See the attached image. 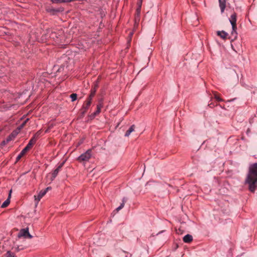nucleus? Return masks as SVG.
<instances>
[{
  "label": "nucleus",
  "mask_w": 257,
  "mask_h": 257,
  "mask_svg": "<svg viewBox=\"0 0 257 257\" xmlns=\"http://www.w3.org/2000/svg\"><path fill=\"white\" fill-rule=\"evenodd\" d=\"M217 34L218 36L224 40L227 39V36H228V34L224 31H217Z\"/></svg>",
  "instance_id": "nucleus-11"
},
{
  "label": "nucleus",
  "mask_w": 257,
  "mask_h": 257,
  "mask_svg": "<svg viewBox=\"0 0 257 257\" xmlns=\"http://www.w3.org/2000/svg\"><path fill=\"white\" fill-rule=\"evenodd\" d=\"M126 201L127 198L126 197H123L122 200V203L120 204V206L115 209L116 212H118L124 207V204L126 202Z\"/></svg>",
  "instance_id": "nucleus-19"
},
{
  "label": "nucleus",
  "mask_w": 257,
  "mask_h": 257,
  "mask_svg": "<svg viewBox=\"0 0 257 257\" xmlns=\"http://www.w3.org/2000/svg\"><path fill=\"white\" fill-rule=\"evenodd\" d=\"M143 0H138L137 5L139 6V7H142Z\"/></svg>",
  "instance_id": "nucleus-27"
},
{
  "label": "nucleus",
  "mask_w": 257,
  "mask_h": 257,
  "mask_svg": "<svg viewBox=\"0 0 257 257\" xmlns=\"http://www.w3.org/2000/svg\"><path fill=\"white\" fill-rule=\"evenodd\" d=\"M193 240V237L190 234H187L183 238V240L185 243H190Z\"/></svg>",
  "instance_id": "nucleus-12"
},
{
  "label": "nucleus",
  "mask_w": 257,
  "mask_h": 257,
  "mask_svg": "<svg viewBox=\"0 0 257 257\" xmlns=\"http://www.w3.org/2000/svg\"><path fill=\"white\" fill-rule=\"evenodd\" d=\"M221 13H223L226 7V0H219Z\"/></svg>",
  "instance_id": "nucleus-13"
},
{
  "label": "nucleus",
  "mask_w": 257,
  "mask_h": 257,
  "mask_svg": "<svg viewBox=\"0 0 257 257\" xmlns=\"http://www.w3.org/2000/svg\"><path fill=\"white\" fill-rule=\"evenodd\" d=\"M141 7H139V6H138V8L137 9V10H136L134 29H135L136 28H137L138 26V22L140 21V13H141Z\"/></svg>",
  "instance_id": "nucleus-6"
},
{
  "label": "nucleus",
  "mask_w": 257,
  "mask_h": 257,
  "mask_svg": "<svg viewBox=\"0 0 257 257\" xmlns=\"http://www.w3.org/2000/svg\"><path fill=\"white\" fill-rule=\"evenodd\" d=\"M8 257H17L14 253H12L10 251H8L6 254Z\"/></svg>",
  "instance_id": "nucleus-23"
},
{
  "label": "nucleus",
  "mask_w": 257,
  "mask_h": 257,
  "mask_svg": "<svg viewBox=\"0 0 257 257\" xmlns=\"http://www.w3.org/2000/svg\"><path fill=\"white\" fill-rule=\"evenodd\" d=\"M64 164V162H63L61 163L57 167V168L52 172V177H51V180H53L57 175H58V173L61 170L62 167H63V165Z\"/></svg>",
  "instance_id": "nucleus-7"
},
{
  "label": "nucleus",
  "mask_w": 257,
  "mask_h": 257,
  "mask_svg": "<svg viewBox=\"0 0 257 257\" xmlns=\"http://www.w3.org/2000/svg\"><path fill=\"white\" fill-rule=\"evenodd\" d=\"M41 131H39L38 132H37L35 134V135L33 136V138H36V140L37 139V138L39 137V136L41 135Z\"/></svg>",
  "instance_id": "nucleus-26"
},
{
  "label": "nucleus",
  "mask_w": 257,
  "mask_h": 257,
  "mask_svg": "<svg viewBox=\"0 0 257 257\" xmlns=\"http://www.w3.org/2000/svg\"><path fill=\"white\" fill-rule=\"evenodd\" d=\"M97 85L95 84L93 88L91 90V93L88 98L90 99V100H92V98L95 94V92L96 91V89L97 88Z\"/></svg>",
  "instance_id": "nucleus-15"
},
{
  "label": "nucleus",
  "mask_w": 257,
  "mask_h": 257,
  "mask_svg": "<svg viewBox=\"0 0 257 257\" xmlns=\"http://www.w3.org/2000/svg\"><path fill=\"white\" fill-rule=\"evenodd\" d=\"M103 107V102H102V99H101L98 101V104L97 105V109L96 111H95L93 114V117L95 116L97 114H98L101 110V108Z\"/></svg>",
  "instance_id": "nucleus-8"
},
{
  "label": "nucleus",
  "mask_w": 257,
  "mask_h": 257,
  "mask_svg": "<svg viewBox=\"0 0 257 257\" xmlns=\"http://www.w3.org/2000/svg\"><path fill=\"white\" fill-rule=\"evenodd\" d=\"M91 153L92 151L91 149L88 150L77 158V161L80 163H85L88 162L92 156Z\"/></svg>",
  "instance_id": "nucleus-3"
},
{
  "label": "nucleus",
  "mask_w": 257,
  "mask_h": 257,
  "mask_svg": "<svg viewBox=\"0 0 257 257\" xmlns=\"http://www.w3.org/2000/svg\"><path fill=\"white\" fill-rule=\"evenodd\" d=\"M136 128V126L135 125H132L128 130L126 132L124 136L125 137H129V136L131 135V134L135 131V129Z\"/></svg>",
  "instance_id": "nucleus-17"
},
{
  "label": "nucleus",
  "mask_w": 257,
  "mask_h": 257,
  "mask_svg": "<svg viewBox=\"0 0 257 257\" xmlns=\"http://www.w3.org/2000/svg\"><path fill=\"white\" fill-rule=\"evenodd\" d=\"M36 138H32L30 140L29 143L27 144L26 147H25L28 150H30L33 147V146L36 143Z\"/></svg>",
  "instance_id": "nucleus-9"
},
{
  "label": "nucleus",
  "mask_w": 257,
  "mask_h": 257,
  "mask_svg": "<svg viewBox=\"0 0 257 257\" xmlns=\"http://www.w3.org/2000/svg\"><path fill=\"white\" fill-rule=\"evenodd\" d=\"M70 97L71 98L72 101H74L77 99V95L76 93H72L70 95Z\"/></svg>",
  "instance_id": "nucleus-21"
},
{
  "label": "nucleus",
  "mask_w": 257,
  "mask_h": 257,
  "mask_svg": "<svg viewBox=\"0 0 257 257\" xmlns=\"http://www.w3.org/2000/svg\"><path fill=\"white\" fill-rule=\"evenodd\" d=\"M91 103V100H90V99L87 98L86 101L83 103L82 107L81 108V111L83 114H84L87 111Z\"/></svg>",
  "instance_id": "nucleus-5"
},
{
  "label": "nucleus",
  "mask_w": 257,
  "mask_h": 257,
  "mask_svg": "<svg viewBox=\"0 0 257 257\" xmlns=\"http://www.w3.org/2000/svg\"><path fill=\"white\" fill-rule=\"evenodd\" d=\"M29 150H28L26 148H25L20 153V154L17 156V159H16V160L17 161H19L21 158L25 155V154Z\"/></svg>",
  "instance_id": "nucleus-18"
},
{
  "label": "nucleus",
  "mask_w": 257,
  "mask_h": 257,
  "mask_svg": "<svg viewBox=\"0 0 257 257\" xmlns=\"http://www.w3.org/2000/svg\"><path fill=\"white\" fill-rule=\"evenodd\" d=\"M29 120V119H27L26 120H25L19 126V129H22L26 124L27 121Z\"/></svg>",
  "instance_id": "nucleus-24"
},
{
  "label": "nucleus",
  "mask_w": 257,
  "mask_h": 257,
  "mask_svg": "<svg viewBox=\"0 0 257 257\" xmlns=\"http://www.w3.org/2000/svg\"><path fill=\"white\" fill-rule=\"evenodd\" d=\"M53 4H59L62 3H68V0H51Z\"/></svg>",
  "instance_id": "nucleus-20"
},
{
  "label": "nucleus",
  "mask_w": 257,
  "mask_h": 257,
  "mask_svg": "<svg viewBox=\"0 0 257 257\" xmlns=\"http://www.w3.org/2000/svg\"><path fill=\"white\" fill-rule=\"evenodd\" d=\"M214 97L217 101H221L222 100V99L217 95L216 93L214 94Z\"/></svg>",
  "instance_id": "nucleus-25"
},
{
  "label": "nucleus",
  "mask_w": 257,
  "mask_h": 257,
  "mask_svg": "<svg viewBox=\"0 0 257 257\" xmlns=\"http://www.w3.org/2000/svg\"><path fill=\"white\" fill-rule=\"evenodd\" d=\"M12 190H10V193L9 195L8 198L2 204L1 207L2 208H6L7 207L10 203V198L11 196Z\"/></svg>",
  "instance_id": "nucleus-14"
},
{
  "label": "nucleus",
  "mask_w": 257,
  "mask_h": 257,
  "mask_svg": "<svg viewBox=\"0 0 257 257\" xmlns=\"http://www.w3.org/2000/svg\"><path fill=\"white\" fill-rule=\"evenodd\" d=\"M245 183L248 185L250 191L251 192L255 191L257 188V163L249 166Z\"/></svg>",
  "instance_id": "nucleus-1"
},
{
  "label": "nucleus",
  "mask_w": 257,
  "mask_h": 257,
  "mask_svg": "<svg viewBox=\"0 0 257 257\" xmlns=\"http://www.w3.org/2000/svg\"><path fill=\"white\" fill-rule=\"evenodd\" d=\"M14 137H15V136H14V135H13V134H12V135H10V136L8 137V138L7 139V140H6V142H7V143H8L9 142H10V141H12V140L13 139V138H14Z\"/></svg>",
  "instance_id": "nucleus-22"
},
{
  "label": "nucleus",
  "mask_w": 257,
  "mask_h": 257,
  "mask_svg": "<svg viewBox=\"0 0 257 257\" xmlns=\"http://www.w3.org/2000/svg\"><path fill=\"white\" fill-rule=\"evenodd\" d=\"M64 9L63 8H59L58 9H47V12L50 13L52 15L55 14L57 12H60L63 11Z\"/></svg>",
  "instance_id": "nucleus-16"
},
{
  "label": "nucleus",
  "mask_w": 257,
  "mask_h": 257,
  "mask_svg": "<svg viewBox=\"0 0 257 257\" xmlns=\"http://www.w3.org/2000/svg\"><path fill=\"white\" fill-rule=\"evenodd\" d=\"M18 237H25L29 238H32V236L29 233L28 228L22 229L18 234Z\"/></svg>",
  "instance_id": "nucleus-4"
},
{
  "label": "nucleus",
  "mask_w": 257,
  "mask_h": 257,
  "mask_svg": "<svg viewBox=\"0 0 257 257\" xmlns=\"http://www.w3.org/2000/svg\"><path fill=\"white\" fill-rule=\"evenodd\" d=\"M229 22L232 26V31L231 32V36L233 38L232 41L236 40L237 38V33L236 32L237 26H236V20H237V15L235 13H233L229 18Z\"/></svg>",
  "instance_id": "nucleus-2"
},
{
  "label": "nucleus",
  "mask_w": 257,
  "mask_h": 257,
  "mask_svg": "<svg viewBox=\"0 0 257 257\" xmlns=\"http://www.w3.org/2000/svg\"><path fill=\"white\" fill-rule=\"evenodd\" d=\"M46 194V191H41L38 196H34L35 200L36 201V204L38 203V202L40 199Z\"/></svg>",
  "instance_id": "nucleus-10"
},
{
  "label": "nucleus",
  "mask_w": 257,
  "mask_h": 257,
  "mask_svg": "<svg viewBox=\"0 0 257 257\" xmlns=\"http://www.w3.org/2000/svg\"><path fill=\"white\" fill-rule=\"evenodd\" d=\"M51 189V187H47L44 191H46V193L47 192V191Z\"/></svg>",
  "instance_id": "nucleus-29"
},
{
  "label": "nucleus",
  "mask_w": 257,
  "mask_h": 257,
  "mask_svg": "<svg viewBox=\"0 0 257 257\" xmlns=\"http://www.w3.org/2000/svg\"><path fill=\"white\" fill-rule=\"evenodd\" d=\"M133 32H131L130 34V36H129V41H130L131 40V39H132V36H133Z\"/></svg>",
  "instance_id": "nucleus-28"
},
{
  "label": "nucleus",
  "mask_w": 257,
  "mask_h": 257,
  "mask_svg": "<svg viewBox=\"0 0 257 257\" xmlns=\"http://www.w3.org/2000/svg\"><path fill=\"white\" fill-rule=\"evenodd\" d=\"M208 106H209V107H213L214 106V105L212 103H211L208 104Z\"/></svg>",
  "instance_id": "nucleus-30"
}]
</instances>
